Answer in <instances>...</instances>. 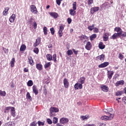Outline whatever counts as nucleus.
Instances as JSON below:
<instances>
[{
    "label": "nucleus",
    "instance_id": "58836bf2",
    "mask_svg": "<svg viewBox=\"0 0 126 126\" xmlns=\"http://www.w3.org/2000/svg\"><path fill=\"white\" fill-rule=\"evenodd\" d=\"M114 30L116 32H118V33H121V32H122V29L120 28H115Z\"/></svg>",
    "mask_w": 126,
    "mask_h": 126
},
{
    "label": "nucleus",
    "instance_id": "ddd939ff",
    "mask_svg": "<svg viewBox=\"0 0 126 126\" xmlns=\"http://www.w3.org/2000/svg\"><path fill=\"white\" fill-rule=\"evenodd\" d=\"M98 10H99L98 7H94L92 8L91 9V13H92V14H93L94 13L96 12V11H98Z\"/></svg>",
    "mask_w": 126,
    "mask_h": 126
},
{
    "label": "nucleus",
    "instance_id": "9d476101",
    "mask_svg": "<svg viewBox=\"0 0 126 126\" xmlns=\"http://www.w3.org/2000/svg\"><path fill=\"white\" fill-rule=\"evenodd\" d=\"M63 85L65 88H68V86H69V83L66 78H64L63 79Z\"/></svg>",
    "mask_w": 126,
    "mask_h": 126
},
{
    "label": "nucleus",
    "instance_id": "ea45409f",
    "mask_svg": "<svg viewBox=\"0 0 126 126\" xmlns=\"http://www.w3.org/2000/svg\"><path fill=\"white\" fill-rule=\"evenodd\" d=\"M67 54L68 56H71V55H73V52H72V50H68L67 51Z\"/></svg>",
    "mask_w": 126,
    "mask_h": 126
},
{
    "label": "nucleus",
    "instance_id": "338daca9",
    "mask_svg": "<svg viewBox=\"0 0 126 126\" xmlns=\"http://www.w3.org/2000/svg\"><path fill=\"white\" fill-rule=\"evenodd\" d=\"M8 10H9V8L7 7L4 8V11H6L7 12H8Z\"/></svg>",
    "mask_w": 126,
    "mask_h": 126
},
{
    "label": "nucleus",
    "instance_id": "9b49d317",
    "mask_svg": "<svg viewBox=\"0 0 126 126\" xmlns=\"http://www.w3.org/2000/svg\"><path fill=\"white\" fill-rule=\"evenodd\" d=\"M109 65V62H104L103 63H101L98 65V67L102 68L103 67H106Z\"/></svg>",
    "mask_w": 126,
    "mask_h": 126
},
{
    "label": "nucleus",
    "instance_id": "473e14b6",
    "mask_svg": "<svg viewBox=\"0 0 126 126\" xmlns=\"http://www.w3.org/2000/svg\"><path fill=\"white\" fill-rule=\"evenodd\" d=\"M119 85H124V81H118L116 84V86H119Z\"/></svg>",
    "mask_w": 126,
    "mask_h": 126
},
{
    "label": "nucleus",
    "instance_id": "69168bd1",
    "mask_svg": "<svg viewBox=\"0 0 126 126\" xmlns=\"http://www.w3.org/2000/svg\"><path fill=\"white\" fill-rule=\"evenodd\" d=\"M72 51L74 53L75 55H77L78 54V51H75V49H73Z\"/></svg>",
    "mask_w": 126,
    "mask_h": 126
},
{
    "label": "nucleus",
    "instance_id": "bb28decb",
    "mask_svg": "<svg viewBox=\"0 0 126 126\" xmlns=\"http://www.w3.org/2000/svg\"><path fill=\"white\" fill-rule=\"evenodd\" d=\"M46 58L48 61H53V57L51 54H47L46 55Z\"/></svg>",
    "mask_w": 126,
    "mask_h": 126
},
{
    "label": "nucleus",
    "instance_id": "de8ad7c7",
    "mask_svg": "<svg viewBox=\"0 0 126 126\" xmlns=\"http://www.w3.org/2000/svg\"><path fill=\"white\" fill-rule=\"evenodd\" d=\"M50 32H51L52 35H54V34H55V29H54V28H51Z\"/></svg>",
    "mask_w": 126,
    "mask_h": 126
},
{
    "label": "nucleus",
    "instance_id": "412c9836",
    "mask_svg": "<svg viewBox=\"0 0 126 126\" xmlns=\"http://www.w3.org/2000/svg\"><path fill=\"white\" fill-rule=\"evenodd\" d=\"M36 67L38 70H42V69H43V65H42L41 63L36 64Z\"/></svg>",
    "mask_w": 126,
    "mask_h": 126
},
{
    "label": "nucleus",
    "instance_id": "13d9d810",
    "mask_svg": "<svg viewBox=\"0 0 126 126\" xmlns=\"http://www.w3.org/2000/svg\"><path fill=\"white\" fill-rule=\"evenodd\" d=\"M67 20L68 24H70L71 23V21H72V20H71V18H68Z\"/></svg>",
    "mask_w": 126,
    "mask_h": 126
},
{
    "label": "nucleus",
    "instance_id": "4d7b16f0",
    "mask_svg": "<svg viewBox=\"0 0 126 126\" xmlns=\"http://www.w3.org/2000/svg\"><path fill=\"white\" fill-rule=\"evenodd\" d=\"M33 26L34 29H36V28H37V23H36V22L35 21L33 22Z\"/></svg>",
    "mask_w": 126,
    "mask_h": 126
},
{
    "label": "nucleus",
    "instance_id": "a211bd4d",
    "mask_svg": "<svg viewBox=\"0 0 126 126\" xmlns=\"http://www.w3.org/2000/svg\"><path fill=\"white\" fill-rule=\"evenodd\" d=\"M10 113L11 116L14 118L15 117V109H14V107H11L10 109Z\"/></svg>",
    "mask_w": 126,
    "mask_h": 126
},
{
    "label": "nucleus",
    "instance_id": "09e8293b",
    "mask_svg": "<svg viewBox=\"0 0 126 126\" xmlns=\"http://www.w3.org/2000/svg\"><path fill=\"white\" fill-rule=\"evenodd\" d=\"M14 125V123L13 122H8L7 124V126H13Z\"/></svg>",
    "mask_w": 126,
    "mask_h": 126
},
{
    "label": "nucleus",
    "instance_id": "a878e982",
    "mask_svg": "<svg viewBox=\"0 0 126 126\" xmlns=\"http://www.w3.org/2000/svg\"><path fill=\"white\" fill-rule=\"evenodd\" d=\"M75 10H73L72 9H71L69 10V12H70V15H72V16H74V15H75Z\"/></svg>",
    "mask_w": 126,
    "mask_h": 126
},
{
    "label": "nucleus",
    "instance_id": "f8f14e48",
    "mask_svg": "<svg viewBox=\"0 0 126 126\" xmlns=\"http://www.w3.org/2000/svg\"><path fill=\"white\" fill-rule=\"evenodd\" d=\"M91 48H92V45H91V43L89 41L87 43L85 48L86 49V50L89 51L91 50Z\"/></svg>",
    "mask_w": 126,
    "mask_h": 126
},
{
    "label": "nucleus",
    "instance_id": "dca6fc26",
    "mask_svg": "<svg viewBox=\"0 0 126 126\" xmlns=\"http://www.w3.org/2000/svg\"><path fill=\"white\" fill-rule=\"evenodd\" d=\"M14 20H15V14H13L9 18V21L11 23H13V22H14Z\"/></svg>",
    "mask_w": 126,
    "mask_h": 126
},
{
    "label": "nucleus",
    "instance_id": "5701e85b",
    "mask_svg": "<svg viewBox=\"0 0 126 126\" xmlns=\"http://www.w3.org/2000/svg\"><path fill=\"white\" fill-rule=\"evenodd\" d=\"M41 42V40H40L39 38L36 39L35 43H34V47H37V46H38V45L40 44V43Z\"/></svg>",
    "mask_w": 126,
    "mask_h": 126
},
{
    "label": "nucleus",
    "instance_id": "f257e3e1",
    "mask_svg": "<svg viewBox=\"0 0 126 126\" xmlns=\"http://www.w3.org/2000/svg\"><path fill=\"white\" fill-rule=\"evenodd\" d=\"M50 117H53L56 116V113L59 112V109L56 107H51L50 109Z\"/></svg>",
    "mask_w": 126,
    "mask_h": 126
},
{
    "label": "nucleus",
    "instance_id": "393cba45",
    "mask_svg": "<svg viewBox=\"0 0 126 126\" xmlns=\"http://www.w3.org/2000/svg\"><path fill=\"white\" fill-rule=\"evenodd\" d=\"M119 36L120 37H126V32L121 31L119 32Z\"/></svg>",
    "mask_w": 126,
    "mask_h": 126
},
{
    "label": "nucleus",
    "instance_id": "4c0bfd02",
    "mask_svg": "<svg viewBox=\"0 0 126 126\" xmlns=\"http://www.w3.org/2000/svg\"><path fill=\"white\" fill-rule=\"evenodd\" d=\"M52 61H54V63H57V55L54 54L53 55Z\"/></svg>",
    "mask_w": 126,
    "mask_h": 126
},
{
    "label": "nucleus",
    "instance_id": "0eeeda50",
    "mask_svg": "<svg viewBox=\"0 0 126 126\" xmlns=\"http://www.w3.org/2000/svg\"><path fill=\"white\" fill-rule=\"evenodd\" d=\"M103 112H104V113H105L106 115H108L109 116H110V115H112L110 113H111V112H113V109L111 108H109L107 109H104L103 110Z\"/></svg>",
    "mask_w": 126,
    "mask_h": 126
},
{
    "label": "nucleus",
    "instance_id": "6e6552de",
    "mask_svg": "<svg viewBox=\"0 0 126 126\" xmlns=\"http://www.w3.org/2000/svg\"><path fill=\"white\" fill-rule=\"evenodd\" d=\"M68 119L66 118H62L60 119V123L61 124H67L68 123Z\"/></svg>",
    "mask_w": 126,
    "mask_h": 126
},
{
    "label": "nucleus",
    "instance_id": "4468645a",
    "mask_svg": "<svg viewBox=\"0 0 126 126\" xmlns=\"http://www.w3.org/2000/svg\"><path fill=\"white\" fill-rule=\"evenodd\" d=\"M49 15L55 19H57V17H59V14L56 12H50Z\"/></svg>",
    "mask_w": 126,
    "mask_h": 126
},
{
    "label": "nucleus",
    "instance_id": "2f4dec72",
    "mask_svg": "<svg viewBox=\"0 0 126 126\" xmlns=\"http://www.w3.org/2000/svg\"><path fill=\"white\" fill-rule=\"evenodd\" d=\"M123 94H124V91H118L116 93V96H121Z\"/></svg>",
    "mask_w": 126,
    "mask_h": 126
},
{
    "label": "nucleus",
    "instance_id": "680f3d73",
    "mask_svg": "<svg viewBox=\"0 0 126 126\" xmlns=\"http://www.w3.org/2000/svg\"><path fill=\"white\" fill-rule=\"evenodd\" d=\"M11 108V107H6L5 109V110H4V113H6V111H8L9 110H10Z\"/></svg>",
    "mask_w": 126,
    "mask_h": 126
},
{
    "label": "nucleus",
    "instance_id": "774afa93",
    "mask_svg": "<svg viewBox=\"0 0 126 126\" xmlns=\"http://www.w3.org/2000/svg\"><path fill=\"white\" fill-rule=\"evenodd\" d=\"M24 71L25 72H28V71H29V69H27V68H25L24 69Z\"/></svg>",
    "mask_w": 126,
    "mask_h": 126
},
{
    "label": "nucleus",
    "instance_id": "7c9ffc66",
    "mask_svg": "<svg viewBox=\"0 0 126 126\" xmlns=\"http://www.w3.org/2000/svg\"><path fill=\"white\" fill-rule=\"evenodd\" d=\"M96 37H97V35L96 34H93L90 36V39L91 41H93V40H94Z\"/></svg>",
    "mask_w": 126,
    "mask_h": 126
},
{
    "label": "nucleus",
    "instance_id": "c85d7f7f",
    "mask_svg": "<svg viewBox=\"0 0 126 126\" xmlns=\"http://www.w3.org/2000/svg\"><path fill=\"white\" fill-rule=\"evenodd\" d=\"M14 63H15V59L12 58L10 62L11 67H13L14 66Z\"/></svg>",
    "mask_w": 126,
    "mask_h": 126
},
{
    "label": "nucleus",
    "instance_id": "423d86ee",
    "mask_svg": "<svg viewBox=\"0 0 126 126\" xmlns=\"http://www.w3.org/2000/svg\"><path fill=\"white\" fill-rule=\"evenodd\" d=\"M74 87L75 88V90H77L79 89H79H82L83 86L82 84L77 83L75 84Z\"/></svg>",
    "mask_w": 126,
    "mask_h": 126
},
{
    "label": "nucleus",
    "instance_id": "49530a36",
    "mask_svg": "<svg viewBox=\"0 0 126 126\" xmlns=\"http://www.w3.org/2000/svg\"><path fill=\"white\" fill-rule=\"evenodd\" d=\"M73 10H76V2H74L73 3Z\"/></svg>",
    "mask_w": 126,
    "mask_h": 126
},
{
    "label": "nucleus",
    "instance_id": "20e7f679",
    "mask_svg": "<svg viewBox=\"0 0 126 126\" xmlns=\"http://www.w3.org/2000/svg\"><path fill=\"white\" fill-rule=\"evenodd\" d=\"M64 29V28L63 27V26H60L59 27V30L58 32V33L59 35V37H62L63 36V30Z\"/></svg>",
    "mask_w": 126,
    "mask_h": 126
},
{
    "label": "nucleus",
    "instance_id": "bf43d9fd",
    "mask_svg": "<svg viewBox=\"0 0 126 126\" xmlns=\"http://www.w3.org/2000/svg\"><path fill=\"white\" fill-rule=\"evenodd\" d=\"M119 58L120 60H123V59H124V55H123V54H122L120 53V54H119Z\"/></svg>",
    "mask_w": 126,
    "mask_h": 126
},
{
    "label": "nucleus",
    "instance_id": "39448f33",
    "mask_svg": "<svg viewBox=\"0 0 126 126\" xmlns=\"http://www.w3.org/2000/svg\"><path fill=\"white\" fill-rule=\"evenodd\" d=\"M31 11L37 14V13H38V11L37 10V8H36V6L32 5L31 6Z\"/></svg>",
    "mask_w": 126,
    "mask_h": 126
},
{
    "label": "nucleus",
    "instance_id": "864d4df0",
    "mask_svg": "<svg viewBox=\"0 0 126 126\" xmlns=\"http://www.w3.org/2000/svg\"><path fill=\"white\" fill-rule=\"evenodd\" d=\"M94 33H98V32H99V29H98V28H94Z\"/></svg>",
    "mask_w": 126,
    "mask_h": 126
},
{
    "label": "nucleus",
    "instance_id": "0e129e2a",
    "mask_svg": "<svg viewBox=\"0 0 126 126\" xmlns=\"http://www.w3.org/2000/svg\"><path fill=\"white\" fill-rule=\"evenodd\" d=\"M109 39V37H107V36H105V35L103 36V40L106 41H108Z\"/></svg>",
    "mask_w": 126,
    "mask_h": 126
},
{
    "label": "nucleus",
    "instance_id": "e433bc0d",
    "mask_svg": "<svg viewBox=\"0 0 126 126\" xmlns=\"http://www.w3.org/2000/svg\"><path fill=\"white\" fill-rule=\"evenodd\" d=\"M94 26H95V25L93 24L92 25V26H89L88 28L89 30H90V31H92V30L94 29Z\"/></svg>",
    "mask_w": 126,
    "mask_h": 126
},
{
    "label": "nucleus",
    "instance_id": "37998d69",
    "mask_svg": "<svg viewBox=\"0 0 126 126\" xmlns=\"http://www.w3.org/2000/svg\"><path fill=\"white\" fill-rule=\"evenodd\" d=\"M27 99H29V100H31V99H32V97L30 95V93H27Z\"/></svg>",
    "mask_w": 126,
    "mask_h": 126
},
{
    "label": "nucleus",
    "instance_id": "f704fd0d",
    "mask_svg": "<svg viewBox=\"0 0 126 126\" xmlns=\"http://www.w3.org/2000/svg\"><path fill=\"white\" fill-rule=\"evenodd\" d=\"M43 32H44V35H48V30L47 29L46 27H43Z\"/></svg>",
    "mask_w": 126,
    "mask_h": 126
},
{
    "label": "nucleus",
    "instance_id": "c9c22d12",
    "mask_svg": "<svg viewBox=\"0 0 126 126\" xmlns=\"http://www.w3.org/2000/svg\"><path fill=\"white\" fill-rule=\"evenodd\" d=\"M27 85L29 87H31V86H32V85H33V81H32V80H29L27 83Z\"/></svg>",
    "mask_w": 126,
    "mask_h": 126
},
{
    "label": "nucleus",
    "instance_id": "3c124183",
    "mask_svg": "<svg viewBox=\"0 0 126 126\" xmlns=\"http://www.w3.org/2000/svg\"><path fill=\"white\" fill-rule=\"evenodd\" d=\"M47 122L48 124H49V125H52V124H53V122L50 119H47Z\"/></svg>",
    "mask_w": 126,
    "mask_h": 126
},
{
    "label": "nucleus",
    "instance_id": "c03bdc74",
    "mask_svg": "<svg viewBox=\"0 0 126 126\" xmlns=\"http://www.w3.org/2000/svg\"><path fill=\"white\" fill-rule=\"evenodd\" d=\"M50 65H51V63H50V62L47 63H45V64L44 65V67H45V68H48V67H49V66H50Z\"/></svg>",
    "mask_w": 126,
    "mask_h": 126
},
{
    "label": "nucleus",
    "instance_id": "603ef678",
    "mask_svg": "<svg viewBox=\"0 0 126 126\" xmlns=\"http://www.w3.org/2000/svg\"><path fill=\"white\" fill-rule=\"evenodd\" d=\"M3 50L4 51L5 54H8V49L4 47H3Z\"/></svg>",
    "mask_w": 126,
    "mask_h": 126
},
{
    "label": "nucleus",
    "instance_id": "6e6d98bb",
    "mask_svg": "<svg viewBox=\"0 0 126 126\" xmlns=\"http://www.w3.org/2000/svg\"><path fill=\"white\" fill-rule=\"evenodd\" d=\"M63 0H56L57 4L58 5H61V1H62Z\"/></svg>",
    "mask_w": 126,
    "mask_h": 126
},
{
    "label": "nucleus",
    "instance_id": "f3484780",
    "mask_svg": "<svg viewBox=\"0 0 126 126\" xmlns=\"http://www.w3.org/2000/svg\"><path fill=\"white\" fill-rule=\"evenodd\" d=\"M32 91L33 93H34L35 95H37L38 93V89H37V87L35 85L32 86Z\"/></svg>",
    "mask_w": 126,
    "mask_h": 126
},
{
    "label": "nucleus",
    "instance_id": "8fccbe9b",
    "mask_svg": "<svg viewBox=\"0 0 126 126\" xmlns=\"http://www.w3.org/2000/svg\"><path fill=\"white\" fill-rule=\"evenodd\" d=\"M33 52L35 54H38V53H39V49H38V48H35L33 50Z\"/></svg>",
    "mask_w": 126,
    "mask_h": 126
},
{
    "label": "nucleus",
    "instance_id": "052dcab7",
    "mask_svg": "<svg viewBox=\"0 0 126 126\" xmlns=\"http://www.w3.org/2000/svg\"><path fill=\"white\" fill-rule=\"evenodd\" d=\"M122 101L125 104H126V96H124V97H123Z\"/></svg>",
    "mask_w": 126,
    "mask_h": 126
},
{
    "label": "nucleus",
    "instance_id": "2eb2a0df",
    "mask_svg": "<svg viewBox=\"0 0 126 126\" xmlns=\"http://www.w3.org/2000/svg\"><path fill=\"white\" fill-rule=\"evenodd\" d=\"M101 89L102 91H104V92H108V91H109V88L105 85L101 86Z\"/></svg>",
    "mask_w": 126,
    "mask_h": 126
},
{
    "label": "nucleus",
    "instance_id": "79ce46f5",
    "mask_svg": "<svg viewBox=\"0 0 126 126\" xmlns=\"http://www.w3.org/2000/svg\"><path fill=\"white\" fill-rule=\"evenodd\" d=\"M37 124H38V126H44L45 125V123L44 122H42L41 121H38Z\"/></svg>",
    "mask_w": 126,
    "mask_h": 126
},
{
    "label": "nucleus",
    "instance_id": "a18cd8bd",
    "mask_svg": "<svg viewBox=\"0 0 126 126\" xmlns=\"http://www.w3.org/2000/svg\"><path fill=\"white\" fill-rule=\"evenodd\" d=\"M58 123V118L54 117L53 118V124H54L55 125H56V124Z\"/></svg>",
    "mask_w": 126,
    "mask_h": 126
},
{
    "label": "nucleus",
    "instance_id": "72a5a7b5",
    "mask_svg": "<svg viewBox=\"0 0 126 126\" xmlns=\"http://www.w3.org/2000/svg\"><path fill=\"white\" fill-rule=\"evenodd\" d=\"M98 46L99 49H101V50L105 49V45H103V42H100Z\"/></svg>",
    "mask_w": 126,
    "mask_h": 126
},
{
    "label": "nucleus",
    "instance_id": "e2e57ef3",
    "mask_svg": "<svg viewBox=\"0 0 126 126\" xmlns=\"http://www.w3.org/2000/svg\"><path fill=\"white\" fill-rule=\"evenodd\" d=\"M80 118L82 119V121H84V120H86V119H87V117L85 116H81Z\"/></svg>",
    "mask_w": 126,
    "mask_h": 126
},
{
    "label": "nucleus",
    "instance_id": "aec40b11",
    "mask_svg": "<svg viewBox=\"0 0 126 126\" xmlns=\"http://www.w3.org/2000/svg\"><path fill=\"white\" fill-rule=\"evenodd\" d=\"M28 60H29V63L30 64H31V65H33L34 62L33 61V59H32V57H31V56H29L28 57Z\"/></svg>",
    "mask_w": 126,
    "mask_h": 126
},
{
    "label": "nucleus",
    "instance_id": "1a4fd4ad",
    "mask_svg": "<svg viewBox=\"0 0 126 126\" xmlns=\"http://www.w3.org/2000/svg\"><path fill=\"white\" fill-rule=\"evenodd\" d=\"M113 75H114V71H107V76L109 79H112V77H113Z\"/></svg>",
    "mask_w": 126,
    "mask_h": 126
},
{
    "label": "nucleus",
    "instance_id": "a19ab883",
    "mask_svg": "<svg viewBox=\"0 0 126 126\" xmlns=\"http://www.w3.org/2000/svg\"><path fill=\"white\" fill-rule=\"evenodd\" d=\"M30 126H37V122L33 121L30 125Z\"/></svg>",
    "mask_w": 126,
    "mask_h": 126
},
{
    "label": "nucleus",
    "instance_id": "f03ea898",
    "mask_svg": "<svg viewBox=\"0 0 126 126\" xmlns=\"http://www.w3.org/2000/svg\"><path fill=\"white\" fill-rule=\"evenodd\" d=\"M114 118V114H110V115H107V116H104L101 117V120L102 121H108L112 120Z\"/></svg>",
    "mask_w": 126,
    "mask_h": 126
},
{
    "label": "nucleus",
    "instance_id": "6ab92c4d",
    "mask_svg": "<svg viewBox=\"0 0 126 126\" xmlns=\"http://www.w3.org/2000/svg\"><path fill=\"white\" fill-rule=\"evenodd\" d=\"M118 37H120L119 32L114 33L112 36L111 38H112L113 39V40H115V39H117L118 38Z\"/></svg>",
    "mask_w": 126,
    "mask_h": 126
},
{
    "label": "nucleus",
    "instance_id": "4be33fe9",
    "mask_svg": "<svg viewBox=\"0 0 126 126\" xmlns=\"http://www.w3.org/2000/svg\"><path fill=\"white\" fill-rule=\"evenodd\" d=\"M96 58L98 60H99V61H103L104 60H105V55H101L97 56Z\"/></svg>",
    "mask_w": 126,
    "mask_h": 126
},
{
    "label": "nucleus",
    "instance_id": "b1692460",
    "mask_svg": "<svg viewBox=\"0 0 126 126\" xmlns=\"http://www.w3.org/2000/svg\"><path fill=\"white\" fill-rule=\"evenodd\" d=\"M79 82L81 83V84H84V82H85V77H82L80 78Z\"/></svg>",
    "mask_w": 126,
    "mask_h": 126
},
{
    "label": "nucleus",
    "instance_id": "c756f323",
    "mask_svg": "<svg viewBox=\"0 0 126 126\" xmlns=\"http://www.w3.org/2000/svg\"><path fill=\"white\" fill-rule=\"evenodd\" d=\"M6 95V93L5 91H2L0 90V96H2L3 97L5 96Z\"/></svg>",
    "mask_w": 126,
    "mask_h": 126
},
{
    "label": "nucleus",
    "instance_id": "cd10ccee",
    "mask_svg": "<svg viewBox=\"0 0 126 126\" xmlns=\"http://www.w3.org/2000/svg\"><path fill=\"white\" fill-rule=\"evenodd\" d=\"M26 49V46L24 44H22L20 47V50L22 52H24V51H25Z\"/></svg>",
    "mask_w": 126,
    "mask_h": 126
},
{
    "label": "nucleus",
    "instance_id": "5fc2aeb1",
    "mask_svg": "<svg viewBox=\"0 0 126 126\" xmlns=\"http://www.w3.org/2000/svg\"><path fill=\"white\" fill-rule=\"evenodd\" d=\"M94 2V0H88V3L89 5H91Z\"/></svg>",
    "mask_w": 126,
    "mask_h": 126
},
{
    "label": "nucleus",
    "instance_id": "7ed1b4c3",
    "mask_svg": "<svg viewBox=\"0 0 126 126\" xmlns=\"http://www.w3.org/2000/svg\"><path fill=\"white\" fill-rule=\"evenodd\" d=\"M110 7V3L106 2L102 4L101 6L102 9L105 10L106 8H109Z\"/></svg>",
    "mask_w": 126,
    "mask_h": 126
}]
</instances>
